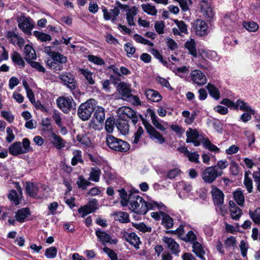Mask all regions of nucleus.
I'll return each mask as SVG.
<instances>
[{
	"label": "nucleus",
	"instance_id": "1",
	"mask_svg": "<svg viewBox=\"0 0 260 260\" xmlns=\"http://www.w3.org/2000/svg\"><path fill=\"white\" fill-rule=\"evenodd\" d=\"M128 207L131 211L137 214H145L149 210L157 208L161 209L165 206L154 202H146L143 198L136 193H131L128 196Z\"/></svg>",
	"mask_w": 260,
	"mask_h": 260
},
{
	"label": "nucleus",
	"instance_id": "2",
	"mask_svg": "<svg viewBox=\"0 0 260 260\" xmlns=\"http://www.w3.org/2000/svg\"><path fill=\"white\" fill-rule=\"evenodd\" d=\"M106 142L111 149L116 151L126 152L130 148L129 144L127 142L111 135L107 136Z\"/></svg>",
	"mask_w": 260,
	"mask_h": 260
},
{
	"label": "nucleus",
	"instance_id": "3",
	"mask_svg": "<svg viewBox=\"0 0 260 260\" xmlns=\"http://www.w3.org/2000/svg\"><path fill=\"white\" fill-rule=\"evenodd\" d=\"M96 104L95 100L92 99L88 100L85 103L81 104L77 112L79 118L83 121L88 120L95 108Z\"/></svg>",
	"mask_w": 260,
	"mask_h": 260
},
{
	"label": "nucleus",
	"instance_id": "4",
	"mask_svg": "<svg viewBox=\"0 0 260 260\" xmlns=\"http://www.w3.org/2000/svg\"><path fill=\"white\" fill-rule=\"evenodd\" d=\"M52 60H49L47 64L55 71H60L63 69V64L67 62V58L62 54L56 52L52 55Z\"/></svg>",
	"mask_w": 260,
	"mask_h": 260
},
{
	"label": "nucleus",
	"instance_id": "5",
	"mask_svg": "<svg viewBox=\"0 0 260 260\" xmlns=\"http://www.w3.org/2000/svg\"><path fill=\"white\" fill-rule=\"evenodd\" d=\"M221 173L217 172L212 166L206 167L201 173V176L206 183H212L219 177Z\"/></svg>",
	"mask_w": 260,
	"mask_h": 260
},
{
	"label": "nucleus",
	"instance_id": "6",
	"mask_svg": "<svg viewBox=\"0 0 260 260\" xmlns=\"http://www.w3.org/2000/svg\"><path fill=\"white\" fill-rule=\"evenodd\" d=\"M58 107L64 113H68L74 106V100L71 96H60L57 99Z\"/></svg>",
	"mask_w": 260,
	"mask_h": 260
},
{
	"label": "nucleus",
	"instance_id": "7",
	"mask_svg": "<svg viewBox=\"0 0 260 260\" xmlns=\"http://www.w3.org/2000/svg\"><path fill=\"white\" fill-rule=\"evenodd\" d=\"M18 27L26 35H31V30L34 27L32 20L29 17L20 18L18 20Z\"/></svg>",
	"mask_w": 260,
	"mask_h": 260
},
{
	"label": "nucleus",
	"instance_id": "8",
	"mask_svg": "<svg viewBox=\"0 0 260 260\" xmlns=\"http://www.w3.org/2000/svg\"><path fill=\"white\" fill-rule=\"evenodd\" d=\"M98 209V201L96 199H93L89 201L84 206L79 208L78 211L81 214V217H84L88 214L94 212Z\"/></svg>",
	"mask_w": 260,
	"mask_h": 260
},
{
	"label": "nucleus",
	"instance_id": "9",
	"mask_svg": "<svg viewBox=\"0 0 260 260\" xmlns=\"http://www.w3.org/2000/svg\"><path fill=\"white\" fill-rule=\"evenodd\" d=\"M119 114L122 119H131L134 124L138 121V117L136 112L128 107H122L119 110Z\"/></svg>",
	"mask_w": 260,
	"mask_h": 260
},
{
	"label": "nucleus",
	"instance_id": "10",
	"mask_svg": "<svg viewBox=\"0 0 260 260\" xmlns=\"http://www.w3.org/2000/svg\"><path fill=\"white\" fill-rule=\"evenodd\" d=\"M144 124L151 139L156 140L157 142L160 144H163L165 142V138L151 125L149 123H144Z\"/></svg>",
	"mask_w": 260,
	"mask_h": 260
},
{
	"label": "nucleus",
	"instance_id": "11",
	"mask_svg": "<svg viewBox=\"0 0 260 260\" xmlns=\"http://www.w3.org/2000/svg\"><path fill=\"white\" fill-rule=\"evenodd\" d=\"M162 240L167 245L172 254L178 255L180 252V246L174 239L169 237H163Z\"/></svg>",
	"mask_w": 260,
	"mask_h": 260
},
{
	"label": "nucleus",
	"instance_id": "12",
	"mask_svg": "<svg viewBox=\"0 0 260 260\" xmlns=\"http://www.w3.org/2000/svg\"><path fill=\"white\" fill-rule=\"evenodd\" d=\"M103 17L105 20H111L114 22L120 14V10L118 8L114 7L113 9L108 10L105 7L102 8Z\"/></svg>",
	"mask_w": 260,
	"mask_h": 260
},
{
	"label": "nucleus",
	"instance_id": "13",
	"mask_svg": "<svg viewBox=\"0 0 260 260\" xmlns=\"http://www.w3.org/2000/svg\"><path fill=\"white\" fill-rule=\"evenodd\" d=\"M211 193L215 205L219 207L221 209L224 201L223 192L216 187L212 186Z\"/></svg>",
	"mask_w": 260,
	"mask_h": 260
},
{
	"label": "nucleus",
	"instance_id": "14",
	"mask_svg": "<svg viewBox=\"0 0 260 260\" xmlns=\"http://www.w3.org/2000/svg\"><path fill=\"white\" fill-rule=\"evenodd\" d=\"M59 78L70 89L73 90L76 88V81L72 74L67 72H63L59 75Z\"/></svg>",
	"mask_w": 260,
	"mask_h": 260
},
{
	"label": "nucleus",
	"instance_id": "15",
	"mask_svg": "<svg viewBox=\"0 0 260 260\" xmlns=\"http://www.w3.org/2000/svg\"><path fill=\"white\" fill-rule=\"evenodd\" d=\"M190 76L193 82L199 86L203 85L207 83V79L206 76L200 70H195L192 71Z\"/></svg>",
	"mask_w": 260,
	"mask_h": 260
},
{
	"label": "nucleus",
	"instance_id": "16",
	"mask_svg": "<svg viewBox=\"0 0 260 260\" xmlns=\"http://www.w3.org/2000/svg\"><path fill=\"white\" fill-rule=\"evenodd\" d=\"M117 90L121 95L122 99L124 100L128 99L129 96L132 94L131 85L124 82H120L118 84Z\"/></svg>",
	"mask_w": 260,
	"mask_h": 260
},
{
	"label": "nucleus",
	"instance_id": "17",
	"mask_svg": "<svg viewBox=\"0 0 260 260\" xmlns=\"http://www.w3.org/2000/svg\"><path fill=\"white\" fill-rule=\"evenodd\" d=\"M95 235L99 240L103 244H105V243L116 244L117 243L118 240L117 239H112L109 234L104 231L98 230L95 231Z\"/></svg>",
	"mask_w": 260,
	"mask_h": 260
},
{
	"label": "nucleus",
	"instance_id": "18",
	"mask_svg": "<svg viewBox=\"0 0 260 260\" xmlns=\"http://www.w3.org/2000/svg\"><path fill=\"white\" fill-rule=\"evenodd\" d=\"M193 28L197 35L203 36L207 34L208 25L203 20H196L193 23Z\"/></svg>",
	"mask_w": 260,
	"mask_h": 260
},
{
	"label": "nucleus",
	"instance_id": "19",
	"mask_svg": "<svg viewBox=\"0 0 260 260\" xmlns=\"http://www.w3.org/2000/svg\"><path fill=\"white\" fill-rule=\"evenodd\" d=\"M41 189H43L41 186H38L32 183L27 182L26 185V191L29 196L36 198L41 199L42 196L39 193Z\"/></svg>",
	"mask_w": 260,
	"mask_h": 260
},
{
	"label": "nucleus",
	"instance_id": "20",
	"mask_svg": "<svg viewBox=\"0 0 260 260\" xmlns=\"http://www.w3.org/2000/svg\"><path fill=\"white\" fill-rule=\"evenodd\" d=\"M123 237L136 249L139 248V245L141 242L139 237L135 233L132 232L128 233L127 232H124L123 234Z\"/></svg>",
	"mask_w": 260,
	"mask_h": 260
},
{
	"label": "nucleus",
	"instance_id": "21",
	"mask_svg": "<svg viewBox=\"0 0 260 260\" xmlns=\"http://www.w3.org/2000/svg\"><path fill=\"white\" fill-rule=\"evenodd\" d=\"M174 22L177 25V27H174L172 29V31L175 35L181 36L183 34H188L187 26L184 21L175 19Z\"/></svg>",
	"mask_w": 260,
	"mask_h": 260
},
{
	"label": "nucleus",
	"instance_id": "22",
	"mask_svg": "<svg viewBox=\"0 0 260 260\" xmlns=\"http://www.w3.org/2000/svg\"><path fill=\"white\" fill-rule=\"evenodd\" d=\"M201 13L206 19H211L214 16V13L210 5L205 1H203L201 4Z\"/></svg>",
	"mask_w": 260,
	"mask_h": 260
},
{
	"label": "nucleus",
	"instance_id": "23",
	"mask_svg": "<svg viewBox=\"0 0 260 260\" xmlns=\"http://www.w3.org/2000/svg\"><path fill=\"white\" fill-rule=\"evenodd\" d=\"M145 95L147 99L153 102H158L162 99L159 93L152 89H147L145 90Z\"/></svg>",
	"mask_w": 260,
	"mask_h": 260
},
{
	"label": "nucleus",
	"instance_id": "24",
	"mask_svg": "<svg viewBox=\"0 0 260 260\" xmlns=\"http://www.w3.org/2000/svg\"><path fill=\"white\" fill-rule=\"evenodd\" d=\"M192 251L201 260H206L204 257L206 252L204 249L203 246L199 242L193 243Z\"/></svg>",
	"mask_w": 260,
	"mask_h": 260
},
{
	"label": "nucleus",
	"instance_id": "25",
	"mask_svg": "<svg viewBox=\"0 0 260 260\" xmlns=\"http://www.w3.org/2000/svg\"><path fill=\"white\" fill-rule=\"evenodd\" d=\"M17 190L18 192L15 190H11L8 195L9 199L13 201L15 205L19 204L22 198V192L20 186L17 188Z\"/></svg>",
	"mask_w": 260,
	"mask_h": 260
},
{
	"label": "nucleus",
	"instance_id": "26",
	"mask_svg": "<svg viewBox=\"0 0 260 260\" xmlns=\"http://www.w3.org/2000/svg\"><path fill=\"white\" fill-rule=\"evenodd\" d=\"M235 109H240L246 112H249L253 115L254 114L255 111L253 110L248 104L241 100H238L236 102Z\"/></svg>",
	"mask_w": 260,
	"mask_h": 260
},
{
	"label": "nucleus",
	"instance_id": "27",
	"mask_svg": "<svg viewBox=\"0 0 260 260\" xmlns=\"http://www.w3.org/2000/svg\"><path fill=\"white\" fill-rule=\"evenodd\" d=\"M11 59L15 66L20 68L25 67V63L21 55L16 51H13L11 54Z\"/></svg>",
	"mask_w": 260,
	"mask_h": 260
},
{
	"label": "nucleus",
	"instance_id": "28",
	"mask_svg": "<svg viewBox=\"0 0 260 260\" xmlns=\"http://www.w3.org/2000/svg\"><path fill=\"white\" fill-rule=\"evenodd\" d=\"M51 135L53 139L52 143L54 147L57 149H61L65 147L66 142L60 136L54 133H52Z\"/></svg>",
	"mask_w": 260,
	"mask_h": 260
},
{
	"label": "nucleus",
	"instance_id": "29",
	"mask_svg": "<svg viewBox=\"0 0 260 260\" xmlns=\"http://www.w3.org/2000/svg\"><path fill=\"white\" fill-rule=\"evenodd\" d=\"M118 130L122 135H126L129 131V125L127 121L123 119H119L116 122Z\"/></svg>",
	"mask_w": 260,
	"mask_h": 260
},
{
	"label": "nucleus",
	"instance_id": "30",
	"mask_svg": "<svg viewBox=\"0 0 260 260\" xmlns=\"http://www.w3.org/2000/svg\"><path fill=\"white\" fill-rule=\"evenodd\" d=\"M30 215L28 208H22L18 210L15 213L16 220L19 222H23L25 219Z\"/></svg>",
	"mask_w": 260,
	"mask_h": 260
},
{
	"label": "nucleus",
	"instance_id": "31",
	"mask_svg": "<svg viewBox=\"0 0 260 260\" xmlns=\"http://www.w3.org/2000/svg\"><path fill=\"white\" fill-rule=\"evenodd\" d=\"M9 150L10 153L14 156L23 154L24 152L22 149V144L20 142H16L11 145Z\"/></svg>",
	"mask_w": 260,
	"mask_h": 260
},
{
	"label": "nucleus",
	"instance_id": "32",
	"mask_svg": "<svg viewBox=\"0 0 260 260\" xmlns=\"http://www.w3.org/2000/svg\"><path fill=\"white\" fill-rule=\"evenodd\" d=\"M25 59L27 62L31 60L36 59V54L32 47L29 45H26L24 47Z\"/></svg>",
	"mask_w": 260,
	"mask_h": 260
},
{
	"label": "nucleus",
	"instance_id": "33",
	"mask_svg": "<svg viewBox=\"0 0 260 260\" xmlns=\"http://www.w3.org/2000/svg\"><path fill=\"white\" fill-rule=\"evenodd\" d=\"M138 9L136 7H132L126 12V21L130 26H134L135 23L134 21V18L137 14Z\"/></svg>",
	"mask_w": 260,
	"mask_h": 260
},
{
	"label": "nucleus",
	"instance_id": "34",
	"mask_svg": "<svg viewBox=\"0 0 260 260\" xmlns=\"http://www.w3.org/2000/svg\"><path fill=\"white\" fill-rule=\"evenodd\" d=\"M94 117L100 123L103 122L105 118L104 109L100 106H96L94 110Z\"/></svg>",
	"mask_w": 260,
	"mask_h": 260
},
{
	"label": "nucleus",
	"instance_id": "35",
	"mask_svg": "<svg viewBox=\"0 0 260 260\" xmlns=\"http://www.w3.org/2000/svg\"><path fill=\"white\" fill-rule=\"evenodd\" d=\"M185 48L188 50L189 53L194 57L197 56V51L196 49V43L194 39H191L186 42Z\"/></svg>",
	"mask_w": 260,
	"mask_h": 260
},
{
	"label": "nucleus",
	"instance_id": "36",
	"mask_svg": "<svg viewBox=\"0 0 260 260\" xmlns=\"http://www.w3.org/2000/svg\"><path fill=\"white\" fill-rule=\"evenodd\" d=\"M143 11L147 14L151 16H156L157 10L155 6L149 3L143 4L141 5Z\"/></svg>",
	"mask_w": 260,
	"mask_h": 260
},
{
	"label": "nucleus",
	"instance_id": "37",
	"mask_svg": "<svg viewBox=\"0 0 260 260\" xmlns=\"http://www.w3.org/2000/svg\"><path fill=\"white\" fill-rule=\"evenodd\" d=\"M161 214L162 216V225L167 229L172 228L174 224L173 219L164 212H161Z\"/></svg>",
	"mask_w": 260,
	"mask_h": 260
},
{
	"label": "nucleus",
	"instance_id": "38",
	"mask_svg": "<svg viewBox=\"0 0 260 260\" xmlns=\"http://www.w3.org/2000/svg\"><path fill=\"white\" fill-rule=\"evenodd\" d=\"M187 139L186 140V143H191L193 140H197L199 137V133L196 129H192L189 128L186 132Z\"/></svg>",
	"mask_w": 260,
	"mask_h": 260
},
{
	"label": "nucleus",
	"instance_id": "39",
	"mask_svg": "<svg viewBox=\"0 0 260 260\" xmlns=\"http://www.w3.org/2000/svg\"><path fill=\"white\" fill-rule=\"evenodd\" d=\"M249 215L255 224L260 225V207H257L254 210H249Z\"/></svg>",
	"mask_w": 260,
	"mask_h": 260
},
{
	"label": "nucleus",
	"instance_id": "40",
	"mask_svg": "<svg viewBox=\"0 0 260 260\" xmlns=\"http://www.w3.org/2000/svg\"><path fill=\"white\" fill-rule=\"evenodd\" d=\"M233 198L236 203L240 206L243 207L245 203V198L242 191L237 190L233 192Z\"/></svg>",
	"mask_w": 260,
	"mask_h": 260
},
{
	"label": "nucleus",
	"instance_id": "41",
	"mask_svg": "<svg viewBox=\"0 0 260 260\" xmlns=\"http://www.w3.org/2000/svg\"><path fill=\"white\" fill-rule=\"evenodd\" d=\"M150 115L152 122L155 127L161 131H165L166 130V128L158 120V117L155 114L154 111H151L150 113Z\"/></svg>",
	"mask_w": 260,
	"mask_h": 260
},
{
	"label": "nucleus",
	"instance_id": "42",
	"mask_svg": "<svg viewBox=\"0 0 260 260\" xmlns=\"http://www.w3.org/2000/svg\"><path fill=\"white\" fill-rule=\"evenodd\" d=\"M78 70L85 77L89 84L93 85L95 83V81L92 78V73L89 70L81 68H79Z\"/></svg>",
	"mask_w": 260,
	"mask_h": 260
},
{
	"label": "nucleus",
	"instance_id": "43",
	"mask_svg": "<svg viewBox=\"0 0 260 260\" xmlns=\"http://www.w3.org/2000/svg\"><path fill=\"white\" fill-rule=\"evenodd\" d=\"M209 94L215 100H218L220 98V93L218 89L213 84L209 83L207 86Z\"/></svg>",
	"mask_w": 260,
	"mask_h": 260
},
{
	"label": "nucleus",
	"instance_id": "44",
	"mask_svg": "<svg viewBox=\"0 0 260 260\" xmlns=\"http://www.w3.org/2000/svg\"><path fill=\"white\" fill-rule=\"evenodd\" d=\"M229 166V163L226 160H218L216 165L212 166L215 168V169L218 172H221V176L223 174V170L225 169Z\"/></svg>",
	"mask_w": 260,
	"mask_h": 260
},
{
	"label": "nucleus",
	"instance_id": "45",
	"mask_svg": "<svg viewBox=\"0 0 260 260\" xmlns=\"http://www.w3.org/2000/svg\"><path fill=\"white\" fill-rule=\"evenodd\" d=\"M101 174V171L99 168H92L90 173L89 180L94 182H99Z\"/></svg>",
	"mask_w": 260,
	"mask_h": 260
},
{
	"label": "nucleus",
	"instance_id": "46",
	"mask_svg": "<svg viewBox=\"0 0 260 260\" xmlns=\"http://www.w3.org/2000/svg\"><path fill=\"white\" fill-rule=\"evenodd\" d=\"M177 190L180 191H185L186 192H190L192 189V185L184 181L179 182L176 184Z\"/></svg>",
	"mask_w": 260,
	"mask_h": 260
},
{
	"label": "nucleus",
	"instance_id": "47",
	"mask_svg": "<svg viewBox=\"0 0 260 260\" xmlns=\"http://www.w3.org/2000/svg\"><path fill=\"white\" fill-rule=\"evenodd\" d=\"M203 141V145L206 148L209 149L212 152L215 153L219 152V148L215 145L213 144L209 139H204Z\"/></svg>",
	"mask_w": 260,
	"mask_h": 260
},
{
	"label": "nucleus",
	"instance_id": "48",
	"mask_svg": "<svg viewBox=\"0 0 260 260\" xmlns=\"http://www.w3.org/2000/svg\"><path fill=\"white\" fill-rule=\"evenodd\" d=\"M230 213L233 219H238L242 214V211L237 206H234L230 209Z\"/></svg>",
	"mask_w": 260,
	"mask_h": 260
},
{
	"label": "nucleus",
	"instance_id": "49",
	"mask_svg": "<svg viewBox=\"0 0 260 260\" xmlns=\"http://www.w3.org/2000/svg\"><path fill=\"white\" fill-rule=\"evenodd\" d=\"M117 215L118 221L121 223H128L129 222V215L125 212H118L114 213Z\"/></svg>",
	"mask_w": 260,
	"mask_h": 260
},
{
	"label": "nucleus",
	"instance_id": "50",
	"mask_svg": "<svg viewBox=\"0 0 260 260\" xmlns=\"http://www.w3.org/2000/svg\"><path fill=\"white\" fill-rule=\"evenodd\" d=\"M243 25L245 29L249 31L255 32L258 29V25L253 21L244 22Z\"/></svg>",
	"mask_w": 260,
	"mask_h": 260
},
{
	"label": "nucleus",
	"instance_id": "51",
	"mask_svg": "<svg viewBox=\"0 0 260 260\" xmlns=\"http://www.w3.org/2000/svg\"><path fill=\"white\" fill-rule=\"evenodd\" d=\"M224 245L226 248H231L234 250L237 246L236 238L233 236L227 238L224 241Z\"/></svg>",
	"mask_w": 260,
	"mask_h": 260
},
{
	"label": "nucleus",
	"instance_id": "52",
	"mask_svg": "<svg viewBox=\"0 0 260 260\" xmlns=\"http://www.w3.org/2000/svg\"><path fill=\"white\" fill-rule=\"evenodd\" d=\"M77 184L79 188L84 190L86 189L91 184V183L86 180L83 176H80L77 181Z\"/></svg>",
	"mask_w": 260,
	"mask_h": 260
},
{
	"label": "nucleus",
	"instance_id": "53",
	"mask_svg": "<svg viewBox=\"0 0 260 260\" xmlns=\"http://www.w3.org/2000/svg\"><path fill=\"white\" fill-rule=\"evenodd\" d=\"M116 124L114 118H108L105 122V129L109 133H112L113 131L114 125Z\"/></svg>",
	"mask_w": 260,
	"mask_h": 260
},
{
	"label": "nucleus",
	"instance_id": "54",
	"mask_svg": "<svg viewBox=\"0 0 260 260\" xmlns=\"http://www.w3.org/2000/svg\"><path fill=\"white\" fill-rule=\"evenodd\" d=\"M34 35L42 42H46L47 41H50L51 40V37L50 35H47L43 32H40L39 31H34Z\"/></svg>",
	"mask_w": 260,
	"mask_h": 260
},
{
	"label": "nucleus",
	"instance_id": "55",
	"mask_svg": "<svg viewBox=\"0 0 260 260\" xmlns=\"http://www.w3.org/2000/svg\"><path fill=\"white\" fill-rule=\"evenodd\" d=\"M76 138L78 142L85 146H89L91 144L90 140L86 135H78Z\"/></svg>",
	"mask_w": 260,
	"mask_h": 260
},
{
	"label": "nucleus",
	"instance_id": "56",
	"mask_svg": "<svg viewBox=\"0 0 260 260\" xmlns=\"http://www.w3.org/2000/svg\"><path fill=\"white\" fill-rule=\"evenodd\" d=\"M134 40L139 43H141L144 45H148L149 46H153L154 45L153 43L150 42V41L145 39L141 36L138 34H135L134 35Z\"/></svg>",
	"mask_w": 260,
	"mask_h": 260
},
{
	"label": "nucleus",
	"instance_id": "57",
	"mask_svg": "<svg viewBox=\"0 0 260 260\" xmlns=\"http://www.w3.org/2000/svg\"><path fill=\"white\" fill-rule=\"evenodd\" d=\"M88 60L95 64L102 66L105 64V61L101 57L94 56L93 55H88L87 56Z\"/></svg>",
	"mask_w": 260,
	"mask_h": 260
},
{
	"label": "nucleus",
	"instance_id": "58",
	"mask_svg": "<svg viewBox=\"0 0 260 260\" xmlns=\"http://www.w3.org/2000/svg\"><path fill=\"white\" fill-rule=\"evenodd\" d=\"M181 239L183 241L186 242H190L193 244V242H196L197 237L192 231H190L185 236L183 237V238H181Z\"/></svg>",
	"mask_w": 260,
	"mask_h": 260
},
{
	"label": "nucleus",
	"instance_id": "59",
	"mask_svg": "<svg viewBox=\"0 0 260 260\" xmlns=\"http://www.w3.org/2000/svg\"><path fill=\"white\" fill-rule=\"evenodd\" d=\"M175 1L179 4L182 10L184 12L189 9V6L192 3L191 0H175Z\"/></svg>",
	"mask_w": 260,
	"mask_h": 260
},
{
	"label": "nucleus",
	"instance_id": "60",
	"mask_svg": "<svg viewBox=\"0 0 260 260\" xmlns=\"http://www.w3.org/2000/svg\"><path fill=\"white\" fill-rule=\"evenodd\" d=\"M254 181L256 184V189L260 192V169L254 171L252 174Z\"/></svg>",
	"mask_w": 260,
	"mask_h": 260
},
{
	"label": "nucleus",
	"instance_id": "61",
	"mask_svg": "<svg viewBox=\"0 0 260 260\" xmlns=\"http://www.w3.org/2000/svg\"><path fill=\"white\" fill-rule=\"evenodd\" d=\"M124 49L128 57H132L136 51L135 47L129 43H126L124 44Z\"/></svg>",
	"mask_w": 260,
	"mask_h": 260
},
{
	"label": "nucleus",
	"instance_id": "62",
	"mask_svg": "<svg viewBox=\"0 0 260 260\" xmlns=\"http://www.w3.org/2000/svg\"><path fill=\"white\" fill-rule=\"evenodd\" d=\"M57 254V249L55 247H51L46 250L45 255L48 258H53Z\"/></svg>",
	"mask_w": 260,
	"mask_h": 260
},
{
	"label": "nucleus",
	"instance_id": "63",
	"mask_svg": "<svg viewBox=\"0 0 260 260\" xmlns=\"http://www.w3.org/2000/svg\"><path fill=\"white\" fill-rule=\"evenodd\" d=\"M181 171L178 168H174L168 172L167 177L170 179H173L179 176Z\"/></svg>",
	"mask_w": 260,
	"mask_h": 260
},
{
	"label": "nucleus",
	"instance_id": "64",
	"mask_svg": "<svg viewBox=\"0 0 260 260\" xmlns=\"http://www.w3.org/2000/svg\"><path fill=\"white\" fill-rule=\"evenodd\" d=\"M154 28L156 32L160 35L164 32L165 24L163 21H156L155 22Z\"/></svg>",
	"mask_w": 260,
	"mask_h": 260
}]
</instances>
